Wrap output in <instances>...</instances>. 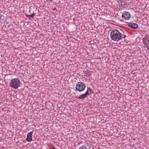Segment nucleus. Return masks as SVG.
Returning <instances> with one entry per match:
<instances>
[{"label": "nucleus", "mask_w": 149, "mask_h": 149, "mask_svg": "<svg viewBox=\"0 0 149 149\" xmlns=\"http://www.w3.org/2000/svg\"><path fill=\"white\" fill-rule=\"evenodd\" d=\"M110 35L111 39L112 40L116 41L121 40L123 36L122 34L116 29L111 31Z\"/></svg>", "instance_id": "1"}, {"label": "nucleus", "mask_w": 149, "mask_h": 149, "mask_svg": "<svg viewBox=\"0 0 149 149\" xmlns=\"http://www.w3.org/2000/svg\"><path fill=\"white\" fill-rule=\"evenodd\" d=\"M20 84V81L18 78L12 79L10 84V86L11 87L15 89L17 88Z\"/></svg>", "instance_id": "2"}, {"label": "nucleus", "mask_w": 149, "mask_h": 149, "mask_svg": "<svg viewBox=\"0 0 149 149\" xmlns=\"http://www.w3.org/2000/svg\"><path fill=\"white\" fill-rule=\"evenodd\" d=\"M85 87L86 85L84 83L82 82H79L76 84L75 90L79 92H81L84 90Z\"/></svg>", "instance_id": "3"}, {"label": "nucleus", "mask_w": 149, "mask_h": 149, "mask_svg": "<svg viewBox=\"0 0 149 149\" xmlns=\"http://www.w3.org/2000/svg\"><path fill=\"white\" fill-rule=\"evenodd\" d=\"M131 17V15L130 13L127 11H124L122 13V18L126 20L129 19Z\"/></svg>", "instance_id": "4"}, {"label": "nucleus", "mask_w": 149, "mask_h": 149, "mask_svg": "<svg viewBox=\"0 0 149 149\" xmlns=\"http://www.w3.org/2000/svg\"><path fill=\"white\" fill-rule=\"evenodd\" d=\"M89 95V93L86 91L85 93L82 94L79 97L76 96L75 98L79 99H83L87 97V96Z\"/></svg>", "instance_id": "5"}, {"label": "nucleus", "mask_w": 149, "mask_h": 149, "mask_svg": "<svg viewBox=\"0 0 149 149\" xmlns=\"http://www.w3.org/2000/svg\"><path fill=\"white\" fill-rule=\"evenodd\" d=\"M33 132H31L28 133L27 135V138L26 139V140L28 142H31L32 140V136Z\"/></svg>", "instance_id": "6"}, {"label": "nucleus", "mask_w": 149, "mask_h": 149, "mask_svg": "<svg viewBox=\"0 0 149 149\" xmlns=\"http://www.w3.org/2000/svg\"><path fill=\"white\" fill-rule=\"evenodd\" d=\"M128 26L131 28L136 29L138 27V25L136 24L132 23H129L128 24Z\"/></svg>", "instance_id": "7"}, {"label": "nucleus", "mask_w": 149, "mask_h": 149, "mask_svg": "<svg viewBox=\"0 0 149 149\" xmlns=\"http://www.w3.org/2000/svg\"><path fill=\"white\" fill-rule=\"evenodd\" d=\"M91 147L88 145H84L82 147H80L79 149H90Z\"/></svg>", "instance_id": "8"}, {"label": "nucleus", "mask_w": 149, "mask_h": 149, "mask_svg": "<svg viewBox=\"0 0 149 149\" xmlns=\"http://www.w3.org/2000/svg\"><path fill=\"white\" fill-rule=\"evenodd\" d=\"M86 75L87 76H88L89 77H90L91 75L90 71H86Z\"/></svg>", "instance_id": "9"}, {"label": "nucleus", "mask_w": 149, "mask_h": 149, "mask_svg": "<svg viewBox=\"0 0 149 149\" xmlns=\"http://www.w3.org/2000/svg\"><path fill=\"white\" fill-rule=\"evenodd\" d=\"M89 91H90V93H93V92L92 91L91 89L90 88H88L86 91H87L88 92Z\"/></svg>", "instance_id": "10"}, {"label": "nucleus", "mask_w": 149, "mask_h": 149, "mask_svg": "<svg viewBox=\"0 0 149 149\" xmlns=\"http://www.w3.org/2000/svg\"><path fill=\"white\" fill-rule=\"evenodd\" d=\"M35 15L34 13H33L31 15H29V17H30V18H29V19L31 20V18H33V17H34Z\"/></svg>", "instance_id": "11"}, {"label": "nucleus", "mask_w": 149, "mask_h": 149, "mask_svg": "<svg viewBox=\"0 0 149 149\" xmlns=\"http://www.w3.org/2000/svg\"><path fill=\"white\" fill-rule=\"evenodd\" d=\"M122 35L123 36L122 38H125V37H126V36L125 35Z\"/></svg>", "instance_id": "12"}, {"label": "nucleus", "mask_w": 149, "mask_h": 149, "mask_svg": "<svg viewBox=\"0 0 149 149\" xmlns=\"http://www.w3.org/2000/svg\"><path fill=\"white\" fill-rule=\"evenodd\" d=\"M25 16L27 17H29V15H27L26 14H25Z\"/></svg>", "instance_id": "13"}, {"label": "nucleus", "mask_w": 149, "mask_h": 149, "mask_svg": "<svg viewBox=\"0 0 149 149\" xmlns=\"http://www.w3.org/2000/svg\"><path fill=\"white\" fill-rule=\"evenodd\" d=\"M50 149H56L55 148L53 147V148H51Z\"/></svg>", "instance_id": "14"}, {"label": "nucleus", "mask_w": 149, "mask_h": 149, "mask_svg": "<svg viewBox=\"0 0 149 149\" xmlns=\"http://www.w3.org/2000/svg\"><path fill=\"white\" fill-rule=\"evenodd\" d=\"M49 0L50 1H52V0Z\"/></svg>", "instance_id": "15"}, {"label": "nucleus", "mask_w": 149, "mask_h": 149, "mask_svg": "<svg viewBox=\"0 0 149 149\" xmlns=\"http://www.w3.org/2000/svg\"><path fill=\"white\" fill-rule=\"evenodd\" d=\"M143 42L144 44H145V43L144 42V41H143Z\"/></svg>", "instance_id": "16"}]
</instances>
